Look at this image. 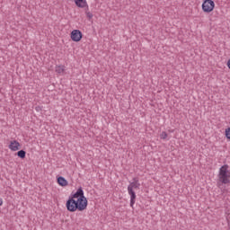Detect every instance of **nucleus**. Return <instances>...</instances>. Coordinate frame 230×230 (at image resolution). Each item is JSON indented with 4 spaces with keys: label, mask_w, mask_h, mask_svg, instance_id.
<instances>
[{
    "label": "nucleus",
    "mask_w": 230,
    "mask_h": 230,
    "mask_svg": "<svg viewBox=\"0 0 230 230\" xmlns=\"http://www.w3.org/2000/svg\"><path fill=\"white\" fill-rule=\"evenodd\" d=\"M89 206V201L85 199H74L73 198H68L66 203V208L70 213H75V211H85Z\"/></svg>",
    "instance_id": "1"
},
{
    "label": "nucleus",
    "mask_w": 230,
    "mask_h": 230,
    "mask_svg": "<svg viewBox=\"0 0 230 230\" xmlns=\"http://www.w3.org/2000/svg\"><path fill=\"white\" fill-rule=\"evenodd\" d=\"M219 182L222 184H230V171L229 165L225 164L221 166L218 173Z\"/></svg>",
    "instance_id": "2"
},
{
    "label": "nucleus",
    "mask_w": 230,
    "mask_h": 230,
    "mask_svg": "<svg viewBox=\"0 0 230 230\" xmlns=\"http://www.w3.org/2000/svg\"><path fill=\"white\" fill-rule=\"evenodd\" d=\"M202 10L205 13H211L215 10V2L213 0H204Z\"/></svg>",
    "instance_id": "3"
},
{
    "label": "nucleus",
    "mask_w": 230,
    "mask_h": 230,
    "mask_svg": "<svg viewBox=\"0 0 230 230\" xmlns=\"http://www.w3.org/2000/svg\"><path fill=\"white\" fill-rule=\"evenodd\" d=\"M68 199H74L77 200H87V198L84 194V189L82 187H79L77 190L69 196Z\"/></svg>",
    "instance_id": "4"
},
{
    "label": "nucleus",
    "mask_w": 230,
    "mask_h": 230,
    "mask_svg": "<svg viewBox=\"0 0 230 230\" xmlns=\"http://www.w3.org/2000/svg\"><path fill=\"white\" fill-rule=\"evenodd\" d=\"M83 38L84 34L80 30H74L70 33V39L73 40V42H80Z\"/></svg>",
    "instance_id": "5"
},
{
    "label": "nucleus",
    "mask_w": 230,
    "mask_h": 230,
    "mask_svg": "<svg viewBox=\"0 0 230 230\" xmlns=\"http://www.w3.org/2000/svg\"><path fill=\"white\" fill-rule=\"evenodd\" d=\"M9 149L12 150V152H17V150H21V143H19L17 140L11 141Z\"/></svg>",
    "instance_id": "6"
},
{
    "label": "nucleus",
    "mask_w": 230,
    "mask_h": 230,
    "mask_svg": "<svg viewBox=\"0 0 230 230\" xmlns=\"http://www.w3.org/2000/svg\"><path fill=\"white\" fill-rule=\"evenodd\" d=\"M141 183H139V178H133V181L129 183L128 189L139 190Z\"/></svg>",
    "instance_id": "7"
},
{
    "label": "nucleus",
    "mask_w": 230,
    "mask_h": 230,
    "mask_svg": "<svg viewBox=\"0 0 230 230\" xmlns=\"http://www.w3.org/2000/svg\"><path fill=\"white\" fill-rule=\"evenodd\" d=\"M74 3L77 8H85L87 6V0H74Z\"/></svg>",
    "instance_id": "8"
},
{
    "label": "nucleus",
    "mask_w": 230,
    "mask_h": 230,
    "mask_svg": "<svg viewBox=\"0 0 230 230\" xmlns=\"http://www.w3.org/2000/svg\"><path fill=\"white\" fill-rule=\"evenodd\" d=\"M57 181L58 184L62 187L67 186L68 184L67 180H66V178H64L63 176H58Z\"/></svg>",
    "instance_id": "9"
},
{
    "label": "nucleus",
    "mask_w": 230,
    "mask_h": 230,
    "mask_svg": "<svg viewBox=\"0 0 230 230\" xmlns=\"http://www.w3.org/2000/svg\"><path fill=\"white\" fill-rule=\"evenodd\" d=\"M16 155L20 157V159H26V151L23 149L18 151Z\"/></svg>",
    "instance_id": "10"
},
{
    "label": "nucleus",
    "mask_w": 230,
    "mask_h": 230,
    "mask_svg": "<svg viewBox=\"0 0 230 230\" xmlns=\"http://www.w3.org/2000/svg\"><path fill=\"white\" fill-rule=\"evenodd\" d=\"M136 194L130 196V208H134V204H136Z\"/></svg>",
    "instance_id": "11"
},
{
    "label": "nucleus",
    "mask_w": 230,
    "mask_h": 230,
    "mask_svg": "<svg viewBox=\"0 0 230 230\" xmlns=\"http://www.w3.org/2000/svg\"><path fill=\"white\" fill-rule=\"evenodd\" d=\"M64 66H56V73H58L59 75L64 73Z\"/></svg>",
    "instance_id": "12"
},
{
    "label": "nucleus",
    "mask_w": 230,
    "mask_h": 230,
    "mask_svg": "<svg viewBox=\"0 0 230 230\" xmlns=\"http://www.w3.org/2000/svg\"><path fill=\"white\" fill-rule=\"evenodd\" d=\"M84 8H86V11H85L86 17H87L88 19H93V14H92V13L89 12V11H87V10H89V5L85 6Z\"/></svg>",
    "instance_id": "13"
},
{
    "label": "nucleus",
    "mask_w": 230,
    "mask_h": 230,
    "mask_svg": "<svg viewBox=\"0 0 230 230\" xmlns=\"http://www.w3.org/2000/svg\"><path fill=\"white\" fill-rule=\"evenodd\" d=\"M161 139H166V137H168V133H166L165 131H163L160 135Z\"/></svg>",
    "instance_id": "14"
},
{
    "label": "nucleus",
    "mask_w": 230,
    "mask_h": 230,
    "mask_svg": "<svg viewBox=\"0 0 230 230\" xmlns=\"http://www.w3.org/2000/svg\"><path fill=\"white\" fill-rule=\"evenodd\" d=\"M225 134H226V137L230 140V128L226 129Z\"/></svg>",
    "instance_id": "15"
},
{
    "label": "nucleus",
    "mask_w": 230,
    "mask_h": 230,
    "mask_svg": "<svg viewBox=\"0 0 230 230\" xmlns=\"http://www.w3.org/2000/svg\"><path fill=\"white\" fill-rule=\"evenodd\" d=\"M128 192L129 196L136 195V191H134V189L128 188Z\"/></svg>",
    "instance_id": "16"
},
{
    "label": "nucleus",
    "mask_w": 230,
    "mask_h": 230,
    "mask_svg": "<svg viewBox=\"0 0 230 230\" xmlns=\"http://www.w3.org/2000/svg\"><path fill=\"white\" fill-rule=\"evenodd\" d=\"M227 67L230 69V59L227 61Z\"/></svg>",
    "instance_id": "17"
},
{
    "label": "nucleus",
    "mask_w": 230,
    "mask_h": 230,
    "mask_svg": "<svg viewBox=\"0 0 230 230\" xmlns=\"http://www.w3.org/2000/svg\"><path fill=\"white\" fill-rule=\"evenodd\" d=\"M0 206H3V199H0Z\"/></svg>",
    "instance_id": "18"
}]
</instances>
